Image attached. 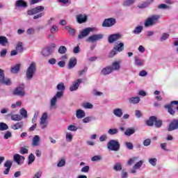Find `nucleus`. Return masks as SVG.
I'll use <instances>...</instances> for the list:
<instances>
[{
    "mask_svg": "<svg viewBox=\"0 0 178 178\" xmlns=\"http://www.w3.org/2000/svg\"><path fill=\"white\" fill-rule=\"evenodd\" d=\"M121 38H122V35L119 33H115V34L110 35L108 36V40L109 44H113V42H115V41H118V40H120Z\"/></svg>",
    "mask_w": 178,
    "mask_h": 178,
    "instance_id": "4468645a",
    "label": "nucleus"
},
{
    "mask_svg": "<svg viewBox=\"0 0 178 178\" xmlns=\"http://www.w3.org/2000/svg\"><path fill=\"white\" fill-rule=\"evenodd\" d=\"M40 141H41V138H40V136L35 135L33 138L32 145H33V147H38V145H40Z\"/></svg>",
    "mask_w": 178,
    "mask_h": 178,
    "instance_id": "5701e85b",
    "label": "nucleus"
},
{
    "mask_svg": "<svg viewBox=\"0 0 178 178\" xmlns=\"http://www.w3.org/2000/svg\"><path fill=\"white\" fill-rule=\"evenodd\" d=\"M113 113L116 116V118H122V116H123V110L121 108H115L113 111Z\"/></svg>",
    "mask_w": 178,
    "mask_h": 178,
    "instance_id": "c85d7f7f",
    "label": "nucleus"
},
{
    "mask_svg": "<svg viewBox=\"0 0 178 178\" xmlns=\"http://www.w3.org/2000/svg\"><path fill=\"white\" fill-rule=\"evenodd\" d=\"M178 129V120H173L169 127H168V131H173V130H177Z\"/></svg>",
    "mask_w": 178,
    "mask_h": 178,
    "instance_id": "dca6fc26",
    "label": "nucleus"
},
{
    "mask_svg": "<svg viewBox=\"0 0 178 178\" xmlns=\"http://www.w3.org/2000/svg\"><path fill=\"white\" fill-rule=\"evenodd\" d=\"M144 28L143 26H136L132 31L133 34H141Z\"/></svg>",
    "mask_w": 178,
    "mask_h": 178,
    "instance_id": "72a5a7b5",
    "label": "nucleus"
},
{
    "mask_svg": "<svg viewBox=\"0 0 178 178\" xmlns=\"http://www.w3.org/2000/svg\"><path fill=\"white\" fill-rule=\"evenodd\" d=\"M169 38V34L168 33H163L160 38V41H166Z\"/></svg>",
    "mask_w": 178,
    "mask_h": 178,
    "instance_id": "052dcab7",
    "label": "nucleus"
},
{
    "mask_svg": "<svg viewBox=\"0 0 178 178\" xmlns=\"http://www.w3.org/2000/svg\"><path fill=\"white\" fill-rule=\"evenodd\" d=\"M114 48H115V49L119 52H122V51L124 49V43L120 42Z\"/></svg>",
    "mask_w": 178,
    "mask_h": 178,
    "instance_id": "c9c22d12",
    "label": "nucleus"
},
{
    "mask_svg": "<svg viewBox=\"0 0 178 178\" xmlns=\"http://www.w3.org/2000/svg\"><path fill=\"white\" fill-rule=\"evenodd\" d=\"M76 20L79 24L87 22V15L86 14H80L76 15Z\"/></svg>",
    "mask_w": 178,
    "mask_h": 178,
    "instance_id": "f3484780",
    "label": "nucleus"
},
{
    "mask_svg": "<svg viewBox=\"0 0 178 178\" xmlns=\"http://www.w3.org/2000/svg\"><path fill=\"white\" fill-rule=\"evenodd\" d=\"M58 31L59 29H58V26L56 25H53L50 29V32L51 34H55L58 33Z\"/></svg>",
    "mask_w": 178,
    "mask_h": 178,
    "instance_id": "8fccbe9b",
    "label": "nucleus"
},
{
    "mask_svg": "<svg viewBox=\"0 0 178 178\" xmlns=\"http://www.w3.org/2000/svg\"><path fill=\"white\" fill-rule=\"evenodd\" d=\"M66 52H67V48H66V47L60 46L58 48V54H60L61 55H64V54H65Z\"/></svg>",
    "mask_w": 178,
    "mask_h": 178,
    "instance_id": "a19ab883",
    "label": "nucleus"
},
{
    "mask_svg": "<svg viewBox=\"0 0 178 178\" xmlns=\"http://www.w3.org/2000/svg\"><path fill=\"white\" fill-rule=\"evenodd\" d=\"M116 24V19L113 17L105 19L102 23V27H112Z\"/></svg>",
    "mask_w": 178,
    "mask_h": 178,
    "instance_id": "1a4fd4ad",
    "label": "nucleus"
},
{
    "mask_svg": "<svg viewBox=\"0 0 178 178\" xmlns=\"http://www.w3.org/2000/svg\"><path fill=\"white\" fill-rule=\"evenodd\" d=\"M156 121V117L151 116L149 120L146 122L147 126H154V123Z\"/></svg>",
    "mask_w": 178,
    "mask_h": 178,
    "instance_id": "7c9ffc66",
    "label": "nucleus"
},
{
    "mask_svg": "<svg viewBox=\"0 0 178 178\" xmlns=\"http://www.w3.org/2000/svg\"><path fill=\"white\" fill-rule=\"evenodd\" d=\"M172 103L170 104H167L164 106V108H165V109L168 110V113H170V115H175V110H173V108L172 107Z\"/></svg>",
    "mask_w": 178,
    "mask_h": 178,
    "instance_id": "473e14b6",
    "label": "nucleus"
},
{
    "mask_svg": "<svg viewBox=\"0 0 178 178\" xmlns=\"http://www.w3.org/2000/svg\"><path fill=\"white\" fill-rule=\"evenodd\" d=\"M156 158H150L149 159V163L152 165V166H156Z\"/></svg>",
    "mask_w": 178,
    "mask_h": 178,
    "instance_id": "5fc2aeb1",
    "label": "nucleus"
},
{
    "mask_svg": "<svg viewBox=\"0 0 178 178\" xmlns=\"http://www.w3.org/2000/svg\"><path fill=\"white\" fill-rule=\"evenodd\" d=\"M153 2H154V0H147L143 3L141 4L140 8H147V6H149V5H151V3H152Z\"/></svg>",
    "mask_w": 178,
    "mask_h": 178,
    "instance_id": "ea45409f",
    "label": "nucleus"
},
{
    "mask_svg": "<svg viewBox=\"0 0 178 178\" xmlns=\"http://www.w3.org/2000/svg\"><path fill=\"white\" fill-rule=\"evenodd\" d=\"M76 65H77V58L74 57L71 58L68 63V69H73Z\"/></svg>",
    "mask_w": 178,
    "mask_h": 178,
    "instance_id": "b1692460",
    "label": "nucleus"
},
{
    "mask_svg": "<svg viewBox=\"0 0 178 178\" xmlns=\"http://www.w3.org/2000/svg\"><path fill=\"white\" fill-rule=\"evenodd\" d=\"M107 148L109 151H119L120 149V143L116 140H110L107 143Z\"/></svg>",
    "mask_w": 178,
    "mask_h": 178,
    "instance_id": "20e7f679",
    "label": "nucleus"
},
{
    "mask_svg": "<svg viewBox=\"0 0 178 178\" xmlns=\"http://www.w3.org/2000/svg\"><path fill=\"white\" fill-rule=\"evenodd\" d=\"M37 72V63L35 62L32 61L29 67L26 69V80H31L33 77H34V74H35V72Z\"/></svg>",
    "mask_w": 178,
    "mask_h": 178,
    "instance_id": "7ed1b4c3",
    "label": "nucleus"
},
{
    "mask_svg": "<svg viewBox=\"0 0 178 178\" xmlns=\"http://www.w3.org/2000/svg\"><path fill=\"white\" fill-rule=\"evenodd\" d=\"M14 95H18L19 97H24L26 92L24 91V85L17 88L14 92Z\"/></svg>",
    "mask_w": 178,
    "mask_h": 178,
    "instance_id": "ddd939ff",
    "label": "nucleus"
},
{
    "mask_svg": "<svg viewBox=\"0 0 178 178\" xmlns=\"http://www.w3.org/2000/svg\"><path fill=\"white\" fill-rule=\"evenodd\" d=\"M24 126V122H23L22 121H20L11 125V129H13V130H19V129H23Z\"/></svg>",
    "mask_w": 178,
    "mask_h": 178,
    "instance_id": "4be33fe9",
    "label": "nucleus"
},
{
    "mask_svg": "<svg viewBox=\"0 0 178 178\" xmlns=\"http://www.w3.org/2000/svg\"><path fill=\"white\" fill-rule=\"evenodd\" d=\"M48 113L47 112L44 113L40 118V125L42 129H47L48 126Z\"/></svg>",
    "mask_w": 178,
    "mask_h": 178,
    "instance_id": "6e6552de",
    "label": "nucleus"
},
{
    "mask_svg": "<svg viewBox=\"0 0 178 178\" xmlns=\"http://www.w3.org/2000/svg\"><path fill=\"white\" fill-rule=\"evenodd\" d=\"M81 172L83 173H88V172H90V166L86 165L85 167H83L81 170Z\"/></svg>",
    "mask_w": 178,
    "mask_h": 178,
    "instance_id": "0e129e2a",
    "label": "nucleus"
},
{
    "mask_svg": "<svg viewBox=\"0 0 178 178\" xmlns=\"http://www.w3.org/2000/svg\"><path fill=\"white\" fill-rule=\"evenodd\" d=\"M53 52L54 50L52 49V47H47L43 49L42 54L43 56H49L50 55H52Z\"/></svg>",
    "mask_w": 178,
    "mask_h": 178,
    "instance_id": "bb28decb",
    "label": "nucleus"
},
{
    "mask_svg": "<svg viewBox=\"0 0 178 178\" xmlns=\"http://www.w3.org/2000/svg\"><path fill=\"white\" fill-rule=\"evenodd\" d=\"M112 72H119L120 70V61H115L110 66Z\"/></svg>",
    "mask_w": 178,
    "mask_h": 178,
    "instance_id": "a211bd4d",
    "label": "nucleus"
},
{
    "mask_svg": "<svg viewBox=\"0 0 178 178\" xmlns=\"http://www.w3.org/2000/svg\"><path fill=\"white\" fill-rule=\"evenodd\" d=\"M134 65L136 67H143L145 65V60L140 58L138 56L134 57Z\"/></svg>",
    "mask_w": 178,
    "mask_h": 178,
    "instance_id": "9b49d317",
    "label": "nucleus"
},
{
    "mask_svg": "<svg viewBox=\"0 0 178 178\" xmlns=\"http://www.w3.org/2000/svg\"><path fill=\"white\" fill-rule=\"evenodd\" d=\"M65 165H66V160H65V159H61L60 160H59L57 166L58 168H63Z\"/></svg>",
    "mask_w": 178,
    "mask_h": 178,
    "instance_id": "09e8293b",
    "label": "nucleus"
},
{
    "mask_svg": "<svg viewBox=\"0 0 178 178\" xmlns=\"http://www.w3.org/2000/svg\"><path fill=\"white\" fill-rule=\"evenodd\" d=\"M20 70V64H17L11 68V73H18Z\"/></svg>",
    "mask_w": 178,
    "mask_h": 178,
    "instance_id": "58836bf2",
    "label": "nucleus"
},
{
    "mask_svg": "<svg viewBox=\"0 0 178 178\" xmlns=\"http://www.w3.org/2000/svg\"><path fill=\"white\" fill-rule=\"evenodd\" d=\"M143 166V161H138L134 165V169H140Z\"/></svg>",
    "mask_w": 178,
    "mask_h": 178,
    "instance_id": "4d7b16f0",
    "label": "nucleus"
},
{
    "mask_svg": "<svg viewBox=\"0 0 178 178\" xmlns=\"http://www.w3.org/2000/svg\"><path fill=\"white\" fill-rule=\"evenodd\" d=\"M159 9H170V7L165 3L159 5Z\"/></svg>",
    "mask_w": 178,
    "mask_h": 178,
    "instance_id": "69168bd1",
    "label": "nucleus"
},
{
    "mask_svg": "<svg viewBox=\"0 0 178 178\" xmlns=\"http://www.w3.org/2000/svg\"><path fill=\"white\" fill-rule=\"evenodd\" d=\"M138 161V157H132L128 161V165H133V163H136Z\"/></svg>",
    "mask_w": 178,
    "mask_h": 178,
    "instance_id": "603ef678",
    "label": "nucleus"
},
{
    "mask_svg": "<svg viewBox=\"0 0 178 178\" xmlns=\"http://www.w3.org/2000/svg\"><path fill=\"white\" fill-rule=\"evenodd\" d=\"M12 137V132L8 131L6 132V134H4L3 138L5 140H8L9 138H10Z\"/></svg>",
    "mask_w": 178,
    "mask_h": 178,
    "instance_id": "680f3d73",
    "label": "nucleus"
},
{
    "mask_svg": "<svg viewBox=\"0 0 178 178\" xmlns=\"http://www.w3.org/2000/svg\"><path fill=\"white\" fill-rule=\"evenodd\" d=\"M92 162H99V161H102V156L96 155L91 158Z\"/></svg>",
    "mask_w": 178,
    "mask_h": 178,
    "instance_id": "79ce46f5",
    "label": "nucleus"
},
{
    "mask_svg": "<svg viewBox=\"0 0 178 178\" xmlns=\"http://www.w3.org/2000/svg\"><path fill=\"white\" fill-rule=\"evenodd\" d=\"M7 116H10L11 120H13L14 122H20V120H23V117L20 115L17 114H8Z\"/></svg>",
    "mask_w": 178,
    "mask_h": 178,
    "instance_id": "aec40b11",
    "label": "nucleus"
},
{
    "mask_svg": "<svg viewBox=\"0 0 178 178\" xmlns=\"http://www.w3.org/2000/svg\"><path fill=\"white\" fill-rule=\"evenodd\" d=\"M15 8H27V3L24 0H18L15 2Z\"/></svg>",
    "mask_w": 178,
    "mask_h": 178,
    "instance_id": "a878e982",
    "label": "nucleus"
},
{
    "mask_svg": "<svg viewBox=\"0 0 178 178\" xmlns=\"http://www.w3.org/2000/svg\"><path fill=\"white\" fill-rule=\"evenodd\" d=\"M125 146L127 147V148L128 149H133V148H134V146L133 145V144L130 142H126L125 143Z\"/></svg>",
    "mask_w": 178,
    "mask_h": 178,
    "instance_id": "338daca9",
    "label": "nucleus"
},
{
    "mask_svg": "<svg viewBox=\"0 0 178 178\" xmlns=\"http://www.w3.org/2000/svg\"><path fill=\"white\" fill-rule=\"evenodd\" d=\"M65 30H67V31H68V33L72 35V37H74V35H76V30H74V29L69 26H65Z\"/></svg>",
    "mask_w": 178,
    "mask_h": 178,
    "instance_id": "f704fd0d",
    "label": "nucleus"
},
{
    "mask_svg": "<svg viewBox=\"0 0 178 178\" xmlns=\"http://www.w3.org/2000/svg\"><path fill=\"white\" fill-rule=\"evenodd\" d=\"M19 152L22 155H24V154H29V149L26 147H21Z\"/></svg>",
    "mask_w": 178,
    "mask_h": 178,
    "instance_id": "e2e57ef3",
    "label": "nucleus"
},
{
    "mask_svg": "<svg viewBox=\"0 0 178 178\" xmlns=\"http://www.w3.org/2000/svg\"><path fill=\"white\" fill-rule=\"evenodd\" d=\"M19 113L21 115V116H22V118H27V111H26V109L24 108H21L19 110Z\"/></svg>",
    "mask_w": 178,
    "mask_h": 178,
    "instance_id": "864d4df0",
    "label": "nucleus"
},
{
    "mask_svg": "<svg viewBox=\"0 0 178 178\" xmlns=\"http://www.w3.org/2000/svg\"><path fill=\"white\" fill-rule=\"evenodd\" d=\"M14 161L16 162L18 165L22 163L24 161V157L19 154H16L13 156Z\"/></svg>",
    "mask_w": 178,
    "mask_h": 178,
    "instance_id": "6ab92c4d",
    "label": "nucleus"
},
{
    "mask_svg": "<svg viewBox=\"0 0 178 178\" xmlns=\"http://www.w3.org/2000/svg\"><path fill=\"white\" fill-rule=\"evenodd\" d=\"M136 3V0H125L123 2V6H131Z\"/></svg>",
    "mask_w": 178,
    "mask_h": 178,
    "instance_id": "4c0bfd02",
    "label": "nucleus"
},
{
    "mask_svg": "<svg viewBox=\"0 0 178 178\" xmlns=\"http://www.w3.org/2000/svg\"><path fill=\"white\" fill-rule=\"evenodd\" d=\"M91 31H92V28L89 27L84 29L79 33L78 35L79 40H82V38H85V37H87L90 34V33H91Z\"/></svg>",
    "mask_w": 178,
    "mask_h": 178,
    "instance_id": "9d476101",
    "label": "nucleus"
},
{
    "mask_svg": "<svg viewBox=\"0 0 178 178\" xmlns=\"http://www.w3.org/2000/svg\"><path fill=\"white\" fill-rule=\"evenodd\" d=\"M129 104H133L134 105H136V104H139L141 99L138 96L131 97L128 99Z\"/></svg>",
    "mask_w": 178,
    "mask_h": 178,
    "instance_id": "412c9836",
    "label": "nucleus"
},
{
    "mask_svg": "<svg viewBox=\"0 0 178 178\" xmlns=\"http://www.w3.org/2000/svg\"><path fill=\"white\" fill-rule=\"evenodd\" d=\"M28 159H29L28 165H31V163H33V162H34V161H35V156H34V154H33L31 153L29 155Z\"/></svg>",
    "mask_w": 178,
    "mask_h": 178,
    "instance_id": "de8ad7c7",
    "label": "nucleus"
},
{
    "mask_svg": "<svg viewBox=\"0 0 178 178\" xmlns=\"http://www.w3.org/2000/svg\"><path fill=\"white\" fill-rule=\"evenodd\" d=\"M112 69L111 68V66H107L104 67L101 71V74L103 76H108V74H111L112 73Z\"/></svg>",
    "mask_w": 178,
    "mask_h": 178,
    "instance_id": "393cba45",
    "label": "nucleus"
},
{
    "mask_svg": "<svg viewBox=\"0 0 178 178\" xmlns=\"http://www.w3.org/2000/svg\"><path fill=\"white\" fill-rule=\"evenodd\" d=\"M65 140L67 143H72L73 141V134L71 132H65Z\"/></svg>",
    "mask_w": 178,
    "mask_h": 178,
    "instance_id": "c756f323",
    "label": "nucleus"
},
{
    "mask_svg": "<svg viewBox=\"0 0 178 178\" xmlns=\"http://www.w3.org/2000/svg\"><path fill=\"white\" fill-rule=\"evenodd\" d=\"M136 133V129L133 128H129L126 130L124 132L125 136H128V137H130V136H132V134H134Z\"/></svg>",
    "mask_w": 178,
    "mask_h": 178,
    "instance_id": "e433bc0d",
    "label": "nucleus"
},
{
    "mask_svg": "<svg viewBox=\"0 0 178 178\" xmlns=\"http://www.w3.org/2000/svg\"><path fill=\"white\" fill-rule=\"evenodd\" d=\"M9 41L8 40V38L5 36H0V45L2 47H6V44H8Z\"/></svg>",
    "mask_w": 178,
    "mask_h": 178,
    "instance_id": "2f4dec72",
    "label": "nucleus"
},
{
    "mask_svg": "<svg viewBox=\"0 0 178 178\" xmlns=\"http://www.w3.org/2000/svg\"><path fill=\"white\" fill-rule=\"evenodd\" d=\"M118 52H119L115 47L110 53L111 58H113V56H115V55H117Z\"/></svg>",
    "mask_w": 178,
    "mask_h": 178,
    "instance_id": "774afa93",
    "label": "nucleus"
},
{
    "mask_svg": "<svg viewBox=\"0 0 178 178\" xmlns=\"http://www.w3.org/2000/svg\"><path fill=\"white\" fill-rule=\"evenodd\" d=\"M44 6H39L35 8H32L31 10H29L27 11V15L29 16H33V19L34 20H37V19H41V17H42V16H44V13H42L44 12Z\"/></svg>",
    "mask_w": 178,
    "mask_h": 178,
    "instance_id": "f03ea898",
    "label": "nucleus"
},
{
    "mask_svg": "<svg viewBox=\"0 0 178 178\" xmlns=\"http://www.w3.org/2000/svg\"><path fill=\"white\" fill-rule=\"evenodd\" d=\"M81 83H83L82 79H79L74 81L72 85L70 87V91H76V90H79V87H80Z\"/></svg>",
    "mask_w": 178,
    "mask_h": 178,
    "instance_id": "f8f14e48",
    "label": "nucleus"
},
{
    "mask_svg": "<svg viewBox=\"0 0 178 178\" xmlns=\"http://www.w3.org/2000/svg\"><path fill=\"white\" fill-rule=\"evenodd\" d=\"M0 84H4L5 86H10L12 81L10 79L5 77V73L0 69Z\"/></svg>",
    "mask_w": 178,
    "mask_h": 178,
    "instance_id": "423d86ee",
    "label": "nucleus"
},
{
    "mask_svg": "<svg viewBox=\"0 0 178 178\" xmlns=\"http://www.w3.org/2000/svg\"><path fill=\"white\" fill-rule=\"evenodd\" d=\"M104 38V34L99 33V34H93L89 36L86 41L87 42H96V41H99V40H102Z\"/></svg>",
    "mask_w": 178,
    "mask_h": 178,
    "instance_id": "0eeeda50",
    "label": "nucleus"
},
{
    "mask_svg": "<svg viewBox=\"0 0 178 178\" xmlns=\"http://www.w3.org/2000/svg\"><path fill=\"white\" fill-rule=\"evenodd\" d=\"M56 88L58 90V92L50 100L51 109H56V102H58V99L62 98V97L63 96V92L65 90V83L62 82L59 83L57 85Z\"/></svg>",
    "mask_w": 178,
    "mask_h": 178,
    "instance_id": "f257e3e1",
    "label": "nucleus"
},
{
    "mask_svg": "<svg viewBox=\"0 0 178 178\" xmlns=\"http://www.w3.org/2000/svg\"><path fill=\"white\" fill-rule=\"evenodd\" d=\"M161 18V16L158 15H152L145 22V27H149V26H154V24H156L158 21Z\"/></svg>",
    "mask_w": 178,
    "mask_h": 178,
    "instance_id": "39448f33",
    "label": "nucleus"
},
{
    "mask_svg": "<svg viewBox=\"0 0 178 178\" xmlns=\"http://www.w3.org/2000/svg\"><path fill=\"white\" fill-rule=\"evenodd\" d=\"M76 116L77 119H83V118H86V112L81 109H78L76 111Z\"/></svg>",
    "mask_w": 178,
    "mask_h": 178,
    "instance_id": "cd10ccee",
    "label": "nucleus"
},
{
    "mask_svg": "<svg viewBox=\"0 0 178 178\" xmlns=\"http://www.w3.org/2000/svg\"><path fill=\"white\" fill-rule=\"evenodd\" d=\"M9 127L8 124H5L4 122H0V131H5V130H8Z\"/></svg>",
    "mask_w": 178,
    "mask_h": 178,
    "instance_id": "c03bdc74",
    "label": "nucleus"
},
{
    "mask_svg": "<svg viewBox=\"0 0 178 178\" xmlns=\"http://www.w3.org/2000/svg\"><path fill=\"white\" fill-rule=\"evenodd\" d=\"M12 165H13V162L10 160H7L4 163V168L6 169L3 171V175H9V172H10V168H12Z\"/></svg>",
    "mask_w": 178,
    "mask_h": 178,
    "instance_id": "2eb2a0df",
    "label": "nucleus"
},
{
    "mask_svg": "<svg viewBox=\"0 0 178 178\" xmlns=\"http://www.w3.org/2000/svg\"><path fill=\"white\" fill-rule=\"evenodd\" d=\"M67 130L70 131H77L78 128L75 125L70 124L67 127Z\"/></svg>",
    "mask_w": 178,
    "mask_h": 178,
    "instance_id": "6e6d98bb",
    "label": "nucleus"
},
{
    "mask_svg": "<svg viewBox=\"0 0 178 178\" xmlns=\"http://www.w3.org/2000/svg\"><path fill=\"white\" fill-rule=\"evenodd\" d=\"M154 125L156 127H157L159 129L162 127V120H156V121H154Z\"/></svg>",
    "mask_w": 178,
    "mask_h": 178,
    "instance_id": "bf43d9fd",
    "label": "nucleus"
},
{
    "mask_svg": "<svg viewBox=\"0 0 178 178\" xmlns=\"http://www.w3.org/2000/svg\"><path fill=\"white\" fill-rule=\"evenodd\" d=\"M17 106H22V102L21 101L17 102L16 104H13L11 105V109H16V108H17Z\"/></svg>",
    "mask_w": 178,
    "mask_h": 178,
    "instance_id": "13d9d810",
    "label": "nucleus"
},
{
    "mask_svg": "<svg viewBox=\"0 0 178 178\" xmlns=\"http://www.w3.org/2000/svg\"><path fill=\"white\" fill-rule=\"evenodd\" d=\"M108 133L110 134V136H113L115 134H118L119 133V130H118L116 128L110 129H108Z\"/></svg>",
    "mask_w": 178,
    "mask_h": 178,
    "instance_id": "a18cd8bd",
    "label": "nucleus"
},
{
    "mask_svg": "<svg viewBox=\"0 0 178 178\" xmlns=\"http://www.w3.org/2000/svg\"><path fill=\"white\" fill-rule=\"evenodd\" d=\"M16 51L17 52H23V43L22 42H19L17 44V46H16Z\"/></svg>",
    "mask_w": 178,
    "mask_h": 178,
    "instance_id": "37998d69",
    "label": "nucleus"
},
{
    "mask_svg": "<svg viewBox=\"0 0 178 178\" xmlns=\"http://www.w3.org/2000/svg\"><path fill=\"white\" fill-rule=\"evenodd\" d=\"M113 170L116 172H120V170H122V164H120V163H116L114 165Z\"/></svg>",
    "mask_w": 178,
    "mask_h": 178,
    "instance_id": "49530a36",
    "label": "nucleus"
},
{
    "mask_svg": "<svg viewBox=\"0 0 178 178\" xmlns=\"http://www.w3.org/2000/svg\"><path fill=\"white\" fill-rule=\"evenodd\" d=\"M83 108L85 109H92L94 108V106L91 104L90 102H86L83 104Z\"/></svg>",
    "mask_w": 178,
    "mask_h": 178,
    "instance_id": "3c124183",
    "label": "nucleus"
}]
</instances>
